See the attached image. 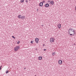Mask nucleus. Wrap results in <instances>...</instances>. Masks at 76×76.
I'll return each instance as SVG.
<instances>
[{"label": "nucleus", "mask_w": 76, "mask_h": 76, "mask_svg": "<svg viewBox=\"0 0 76 76\" xmlns=\"http://www.w3.org/2000/svg\"><path fill=\"white\" fill-rule=\"evenodd\" d=\"M19 48H20V47L19 46H17L14 48V50L15 51H17Z\"/></svg>", "instance_id": "f257e3e1"}, {"label": "nucleus", "mask_w": 76, "mask_h": 76, "mask_svg": "<svg viewBox=\"0 0 76 76\" xmlns=\"http://www.w3.org/2000/svg\"><path fill=\"white\" fill-rule=\"evenodd\" d=\"M73 31H74V29L71 28L70 31L69 32V35H70V34H72Z\"/></svg>", "instance_id": "f03ea898"}, {"label": "nucleus", "mask_w": 76, "mask_h": 76, "mask_svg": "<svg viewBox=\"0 0 76 76\" xmlns=\"http://www.w3.org/2000/svg\"><path fill=\"white\" fill-rule=\"evenodd\" d=\"M54 39H54V38L51 37L50 39V42H54Z\"/></svg>", "instance_id": "7ed1b4c3"}, {"label": "nucleus", "mask_w": 76, "mask_h": 76, "mask_svg": "<svg viewBox=\"0 0 76 76\" xmlns=\"http://www.w3.org/2000/svg\"><path fill=\"white\" fill-rule=\"evenodd\" d=\"M45 7H49V6H50V5L48 4L47 3L45 4Z\"/></svg>", "instance_id": "20e7f679"}, {"label": "nucleus", "mask_w": 76, "mask_h": 76, "mask_svg": "<svg viewBox=\"0 0 76 76\" xmlns=\"http://www.w3.org/2000/svg\"><path fill=\"white\" fill-rule=\"evenodd\" d=\"M42 6H43V3L42 2H41L39 3V6L42 7Z\"/></svg>", "instance_id": "39448f33"}, {"label": "nucleus", "mask_w": 76, "mask_h": 76, "mask_svg": "<svg viewBox=\"0 0 76 76\" xmlns=\"http://www.w3.org/2000/svg\"><path fill=\"white\" fill-rule=\"evenodd\" d=\"M35 41L36 43H38V41H39V39L38 38H36L35 39Z\"/></svg>", "instance_id": "423d86ee"}, {"label": "nucleus", "mask_w": 76, "mask_h": 76, "mask_svg": "<svg viewBox=\"0 0 76 76\" xmlns=\"http://www.w3.org/2000/svg\"><path fill=\"white\" fill-rule=\"evenodd\" d=\"M58 63L59 64H62V61L60 60L58 61Z\"/></svg>", "instance_id": "0eeeda50"}, {"label": "nucleus", "mask_w": 76, "mask_h": 76, "mask_svg": "<svg viewBox=\"0 0 76 76\" xmlns=\"http://www.w3.org/2000/svg\"><path fill=\"white\" fill-rule=\"evenodd\" d=\"M57 26L58 28H59V29H60V28H61V24H60V23L58 24Z\"/></svg>", "instance_id": "6e6552de"}, {"label": "nucleus", "mask_w": 76, "mask_h": 76, "mask_svg": "<svg viewBox=\"0 0 76 76\" xmlns=\"http://www.w3.org/2000/svg\"><path fill=\"white\" fill-rule=\"evenodd\" d=\"M50 3L52 4V5H53L54 4V1H52L50 2Z\"/></svg>", "instance_id": "1a4fd4ad"}, {"label": "nucleus", "mask_w": 76, "mask_h": 76, "mask_svg": "<svg viewBox=\"0 0 76 76\" xmlns=\"http://www.w3.org/2000/svg\"><path fill=\"white\" fill-rule=\"evenodd\" d=\"M38 58H39V60H42V57H41V56L39 57H38Z\"/></svg>", "instance_id": "9d476101"}, {"label": "nucleus", "mask_w": 76, "mask_h": 76, "mask_svg": "<svg viewBox=\"0 0 76 76\" xmlns=\"http://www.w3.org/2000/svg\"><path fill=\"white\" fill-rule=\"evenodd\" d=\"M21 19H25V16H22L21 18Z\"/></svg>", "instance_id": "9b49d317"}, {"label": "nucleus", "mask_w": 76, "mask_h": 76, "mask_svg": "<svg viewBox=\"0 0 76 76\" xmlns=\"http://www.w3.org/2000/svg\"><path fill=\"white\" fill-rule=\"evenodd\" d=\"M18 18H22V16L20 15H19L18 16Z\"/></svg>", "instance_id": "f8f14e48"}, {"label": "nucleus", "mask_w": 76, "mask_h": 76, "mask_svg": "<svg viewBox=\"0 0 76 76\" xmlns=\"http://www.w3.org/2000/svg\"><path fill=\"white\" fill-rule=\"evenodd\" d=\"M75 33H73H73H72V34H70V35H71V36H74V35H75Z\"/></svg>", "instance_id": "ddd939ff"}, {"label": "nucleus", "mask_w": 76, "mask_h": 76, "mask_svg": "<svg viewBox=\"0 0 76 76\" xmlns=\"http://www.w3.org/2000/svg\"><path fill=\"white\" fill-rule=\"evenodd\" d=\"M20 3H23L24 2V0H21L20 1Z\"/></svg>", "instance_id": "4468645a"}, {"label": "nucleus", "mask_w": 76, "mask_h": 76, "mask_svg": "<svg viewBox=\"0 0 76 76\" xmlns=\"http://www.w3.org/2000/svg\"><path fill=\"white\" fill-rule=\"evenodd\" d=\"M52 55L53 56H54V55H56V52H53Z\"/></svg>", "instance_id": "2eb2a0df"}, {"label": "nucleus", "mask_w": 76, "mask_h": 76, "mask_svg": "<svg viewBox=\"0 0 76 76\" xmlns=\"http://www.w3.org/2000/svg\"><path fill=\"white\" fill-rule=\"evenodd\" d=\"M8 73H9V71H6V74H7Z\"/></svg>", "instance_id": "dca6fc26"}, {"label": "nucleus", "mask_w": 76, "mask_h": 76, "mask_svg": "<svg viewBox=\"0 0 76 76\" xmlns=\"http://www.w3.org/2000/svg\"><path fill=\"white\" fill-rule=\"evenodd\" d=\"M70 31H71V28H70L69 29V31H68L69 32H70Z\"/></svg>", "instance_id": "f3484780"}, {"label": "nucleus", "mask_w": 76, "mask_h": 76, "mask_svg": "<svg viewBox=\"0 0 76 76\" xmlns=\"http://www.w3.org/2000/svg\"><path fill=\"white\" fill-rule=\"evenodd\" d=\"M50 0L48 1V3H49V4H50Z\"/></svg>", "instance_id": "a211bd4d"}, {"label": "nucleus", "mask_w": 76, "mask_h": 76, "mask_svg": "<svg viewBox=\"0 0 76 76\" xmlns=\"http://www.w3.org/2000/svg\"><path fill=\"white\" fill-rule=\"evenodd\" d=\"M19 43H20V42L19 41H18V42H17V44H19Z\"/></svg>", "instance_id": "6ab92c4d"}, {"label": "nucleus", "mask_w": 76, "mask_h": 76, "mask_svg": "<svg viewBox=\"0 0 76 76\" xmlns=\"http://www.w3.org/2000/svg\"><path fill=\"white\" fill-rule=\"evenodd\" d=\"M75 29H74V31H73V32L75 34L76 32H75Z\"/></svg>", "instance_id": "aec40b11"}, {"label": "nucleus", "mask_w": 76, "mask_h": 76, "mask_svg": "<svg viewBox=\"0 0 76 76\" xmlns=\"http://www.w3.org/2000/svg\"><path fill=\"white\" fill-rule=\"evenodd\" d=\"M12 38H14V39H15V37H14V36H12Z\"/></svg>", "instance_id": "412c9836"}, {"label": "nucleus", "mask_w": 76, "mask_h": 76, "mask_svg": "<svg viewBox=\"0 0 76 76\" xmlns=\"http://www.w3.org/2000/svg\"><path fill=\"white\" fill-rule=\"evenodd\" d=\"M31 44H33V41H32L31 42Z\"/></svg>", "instance_id": "4be33fe9"}, {"label": "nucleus", "mask_w": 76, "mask_h": 76, "mask_svg": "<svg viewBox=\"0 0 76 76\" xmlns=\"http://www.w3.org/2000/svg\"><path fill=\"white\" fill-rule=\"evenodd\" d=\"M42 3H45V0H43L42 1Z\"/></svg>", "instance_id": "5701e85b"}, {"label": "nucleus", "mask_w": 76, "mask_h": 76, "mask_svg": "<svg viewBox=\"0 0 76 76\" xmlns=\"http://www.w3.org/2000/svg\"><path fill=\"white\" fill-rule=\"evenodd\" d=\"M2 67V66H1L0 67V70L1 69V67Z\"/></svg>", "instance_id": "b1692460"}, {"label": "nucleus", "mask_w": 76, "mask_h": 76, "mask_svg": "<svg viewBox=\"0 0 76 76\" xmlns=\"http://www.w3.org/2000/svg\"><path fill=\"white\" fill-rule=\"evenodd\" d=\"M28 0H26V3H28Z\"/></svg>", "instance_id": "393cba45"}, {"label": "nucleus", "mask_w": 76, "mask_h": 76, "mask_svg": "<svg viewBox=\"0 0 76 76\" xmlns=\"http://www.w3.org/2000/svg\"><path fill=\"white\" fill-rule=\"evenodd\" d=\"M43 47H44V46H45V44H43Z\"/></svg>", "instance_id": "a878e982"}, {"label": "nucleus", "mask_w": 76, "mask_h": 76, "mask_svg": "<svg viewBox=\"0 0 76 76\" xmlns=\"http://www.w3.org/2000/svg\"><path fill=\"white\" fill-rule=\"evenodd\" d=\"M44 51H46V50H46V49H44Z\"/></svg>", "instance_id": "bb28decb"}, {"label": "nucleus", "mask_w": 76, "mask_h": 76, "mask_svg": "<svg viewBox=\"0 0 76 76\" xmlns=\"http://www.w3.org/2000/svg\"><path fill=\"white\" fill-rule=\"evenodd\" d=\"M74 45H76V44H75V43H74Z\"/></svg>", "instance_id": "cd10ccee"}, {"label": "nucleus", "mask_w": 76, "mask_h": 76, "mask_svg": "<svg viewBox=\"0 0 76 76\" xmlns=\"http://www.w3.org/2000/svg\"><path fill=\"white\" fill-rule=\"evenodd\" d=\"M24 69H26V68H24Z\"/></svg>", "instance_id": "c85d7f7f"}, {"label": "nucleus", "mask_w": 76, "mask_h": 76, "mask_svg": "<svg viewBox=\"0 0 76 76\" xmlns=\"http://www.w3.org/2000/svg\"><path fill=\"white\" fill-rule=\"evenodd\" d=\"M34 76H37V75H35Z\"/></svg>", "instance_id": "c756f323"}, {"label": "nucleus", "mask_w": 76, "mask_h": 76, "mask_svg": "<svg viewBox=\"0 0 76 76\" xmlns=\"http://www.w3.org/2000/svg\"><path fill=\"white\" fill-rule=\"evenodd\" d=\"M75 34H76V33H75Z\"/></svg>", "instance_id": "7c9ffc66"}]
</instances>
